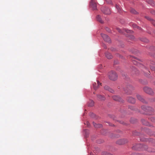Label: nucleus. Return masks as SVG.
I'll list each match as a JSON object with an SVG mask.
<instances>
[{"mask_svg": "<svg viewBox=\"0 0 155 155\" xmlns=\"http://www.w3.org/2000/svg\"><path fill=\"white\" fill-rule=\"evenodd\" d=\"M108 75L109 78L111 80L115 81L117 79V76L114 71H110L108 73Z\"/></svg>", "mask_w": 155, "mask_h": 155, "instance_id": "nucleus-1", "label": "nucleus"}, {"mask_svg": "<svg viewBox=\"0 0 155 155\" xmlns=\"http://www.w3.org/2000/svg\"><path fill=\"white\" fill-rule=\"evenodd\" d=\"M102 12L106 15H109L110 13V10L109 8L105 7H102L101 8Z\"/></svg>", "mask_w": 155, "mask_h": 155, "instance_id": "nucleus-2", "label": "nucleus"}, {"mask_svg": "<svg viewBox=\"0 0 155 155\" xmlns=\"http://www.w3.org/2000/svg\"><path fill=\"white\" fill-rule=\"evenodd\" d=\"M117 29L119 32L120 33H123L124 34H125L124 33L125 32L129 33H131L133 32L131 30H127L126 29H123V30H121L120 29L118 28H117Z\"/></svg>", "mask_w": 155, "mask_h": 155, "instance_id": "nucleus-3", "label": "nucleus"}, {"mask_svg": "<svg viewBox=\"0 0 155 155\" xmlns=\"http://www.w3.org/2000/svg\"><path fill=\"white\" fill-rule=\"evenodd\" d=\"M101 83H100L99 81H97L96 82H95L93 84L94 89L97 90L99 87L100 85H101Z\"/></svg>", "mask_w": 155, "mask_h": 155, "instance_id": "nucleus-4", "label": "nucleus"}, {"mask_svg": "<svg viewBox=\"0 0 155 155\" xmlns=\"http://www.w3.org/2000/svg\"><path fill=\"white\" fill-rule=\"evenodd\" d=\"M144 91L147 93L152 94H153V92L152 89L147 87H145L143 88Z\"/></svg>", "mask_w": 155, "mask_h": 155, "instance_id": "nucleus-5", "label": "nucleus"}, {"mask_svg": "<svg viewBox=\"0 0 155 155\" xmlns=\"http://www.w3.org/2000/svg\"><path fill=\"white\" fill-rule=\"evenodd\" d=\"M101 36L105 41L108 42H110V39L107 35L104 34H101Z\"/></svg>", "mask_w": 155, "mask_h": 155, "instance_id": "nucleus-6", "label": "nucleus"}, {"mask_svg": "<svg viewBox=\"0 0 155 155\" xmlns=\"http://www.w3.org/2000/svg\"><path fill=\"white\" fill-rule=\"evenodd\" d=\"M90 5L91 7L92 8L93 10L96 9L97 5L94 1V0H91Z\"/></svg>", "mask_w": 155, "mask_h": 155, "instance_id": "nucleus-7", "label": "nucleus"}, {"mask_svg": "<svg viewBox=\"0 0 155 155\" xmlns=\"http://www.w3.org/2000/svg\"><path fill=\"white\" fill-rule=\"evenodd\" d=\"M143 147L145 149L147 150V147L146 145H141L140 144H137L136 145L135 147L134 146H133V148L135 150L138 149L139 147Z\"/></svg>", "mask_w": 155, "mask_h": 155, "instance_id": "nucleus-8", "label": "nucleus"}, {"mask_svg": "<svg viewBox=\"0 0 155 155\" xmlns=\"http://www.w3.org/2000/svg\"><path fill=\"white\" fill-rule=\"evenodd\" d=\"M127 141L126 140L124 139H120L118 141H117L116 142L117 144H118L119 145H122L124 144L127 143Z\"/></svg>", "mask_w": 155, "mask_h": 155, "instance_id": "nucleus-9", "label": "nucleus"}, {"mask_svg": "<svg viewBox=\"0 0 155 155\" xmlns=\"http://www.w3.org/2000/svg\"><path fill=\"white\" fill-rule=\"evenodd\" d=\"M113 99L115 101H119L120 102H122L123 100L121 98L117 96H114L112 97Z\"/></svg>", "mask_w": 155, "mask_h": 155, "instance_id": "nucleus-10", "label": "nucleus"}, {"mask_svg": "<svg viewBox=\"0 0 155 155\" xmlns=\"http://www.w3.org/2000/svg\"><path fill=\"white\" fill-rule=\"evenodd\" d=\"M127 100L128 102L131 103H134L135 102V99L131 97H128Z\"/></svg>", "mask_w": 155, "mask_h": 155, "instance_id": "nucleus-11", "label": "nucleus"}, {"mask_svg": "<svg viewBox=\"0 0 155 155\" xmlns=\"http://www.w3.org/2000/svg\"><path fill=\"white\" fill-rule=\"evenodd\" d=\"M97 96L98 100L99 101H104L105 99V97L104 96L101 95H97Z\"/></svg>", "mask_w": 155, "mask_h": 155, "instance_id": "nucleus-12", "label": "nucleus"}, {"mask_svg": "<svg viewBox=\"0 0 155 155\" xmlns=\"http://www.w3.org/2000/svg\"><path fill=\"white\" fill-rule=\"evenodd\" d=\"M130 58H131V59L132 60L133 63L135 65H137L138 64V62L137 61V60L140 61V60H138V59H136L135 58H134L132 56H131Z\"/></svg>", "mask_w": 155, "mask_h": 155, "instance_id": "nucleus-13", "label": "nucleus"}, {"mask_svg": "<svg viewBox=\"0 0 155 155\" xmlns=\"http://www.w3.org/2000/svg\"><path fill=\"white\" fill-rule=\"evenodd\" d=\"M104 88L105 90L108 91L111 93H113L114 92V91L111 88H110V87L108 86H105L104 87Z\"/></svg>", "mask_w": 155, "mask_h": 155, "instance_id": "nucleus-14", "label": "nucleus"}, {"mask_svg": "<svg viewBox=\"0 0 155 155\" xmlns=\"http://www.w3.org/2000/svg\"><path fill=\"white\" fill-rule=\"evenodd\" d=\"M137 98L140 101H142L143 103L145 102V101L143 99V98L140 95H137Z\"/></svg>", "mask_w": 155, "mask_h": 155, "instance_id": "nucleus-15", "label": "nucleus"}, {"mask_svg": "<svg viewBox=\"0 0 155 155\" xmlns=\"http://www.w3.org/2000/svg\"><path fill=\"white\" fill-rule=\"evenodd\" d=\"M106 57L108 59H110L112 58L113 57L112 55L109 53L106 52L105 53Z\"/></svg>", "mask_w": 155, "mask_h": 155, "instance_id": "nucleus-16", "label": "nucleus"}, {"mask_svg": "<svg viewBox=\"0 0 155 155\" xmlns=\"http://www.w3.org/2000/svg\"><path fill=\"white\" fill-rule=\"evenodd\" d=\"M96 19L97 21H99L101 23H103V21L101 19L100 15H97L96 17Z\"/></svg>", "mask_w": 155, "mask_h": 155, "instance_id": "nucleus-17", "label": "nucleus"}, {"mask_svg": "<svg viewBox=\"0 0 155 155\" xmlns=\"http://www.w3.org/2000/svg\"><path fill=\"white\" fill-rule=\"evenodd\" d=\"M93 124L96 128H101L102 127V125L101 124H97L94 122H93Z\"/></svg>", "mask_w": 155, "mask_h": 155, "instance_id": "nucleus-18", "label": "nucleus"}, {"mask_svg": "<svg viewBox=\"0 0 155 155\" xmlns=\"http://www.w3.org/2000/svg\"><path fill=\"white\" fill-rule=\"evenodd\" d=\"M145 18H147V19L148 20H150V21H151L152 22V23L153 24V25L155 26V25L154 24V21L153 20V19L151 18H150L149 17H148V16H145Z\"/></svg>", "mask_w": 155, "mask_h": 155, "instance_id": "nucleus-19", "label": "nucleus"}, {"mask_svg": "<svg viewBox=\"0 0 155 155\" xmlns=\"http://www.w3.org/2000/svg\"><path fill=\"white\" fill-rule=\"evenodd\" d=\"M141 108L143 110H144V111H146L147 110H149L150 109H149V108H150L149 107H148L147 108V107H146L145 106H141Z\"/></svg>", "mask_w": 155, "mask_h": 155, "instance_id": "nucleus-20", "label": "nucleus"}, {"mask_svg": "<svg viewBox=\"0 0 155 155\" xmlns=\"http://www.w3.org/2000/svg\"><path fill=\"white\" fill-rule=\"evenodd\" d=\"M116 7L117 9L118 12L120 13L122 12L121 10L119 5H116Z\"/></svg>", "mask_w": 155, "mask_h": 155, "instance_id": "nucleus-21", "label": "nucleus"}, {"mask_svg": "<svg viewBox=\"0 0 155 155\" xmlns=\"http://www.w3.org/2000/svg\"><path fill=\"white\" fill-rule=\"evenodd\" d=\"M141 41H142L147 43L148 42V40L146 38H143L141 39Z\"/></svg>", "mask_w": 155, "mask_h": 155, "instance_id": "nucleus-22", "label": "nucleus"}, {"mask_svg": "<svg viewBox=\"0 0 155 155\" xmlns=\"http://www.w3.org/2000/svg\"><path fill=\"white\" fill-rule=\"evenodd\" d=\"M130 12L131 13L134 14H137V12L134 9H132L130 10Z\"/></svg>", "mask_w": 155, "mask_h": 155, "instance_id": "nucleus-23", "label": "nucleus"}, {"mask_svg": "<svg viewBox=\"0 0 155 155\" xmlns=\"http://www.w3.org/2000/svg\"><path fill=\"white\" fill-rule=\"evenodd\" d=\"M133 27L134 28H137L139 29H140L141 28L137 26L136 24H133Z\"/></svg>", "mask_w": 155, "mask_h": 155, "instance_id": "nucleus-24", "label": "nucleus"}, {"mask_svg": "<svg viewBox=\"0 0 155 155\" xmlns=\"http://www.w3.org/2000/svg\"><path fill=\"white\" fill-rule=\"evenodd\" d=\"M128 38H129L131 40H133L134 38V36L132 35H130L128 36Z\"/></svg>", "mask_w": 155, "mask_h": 155, "instance_id": "nucleus-25", "label": "nucleus"}, {"mask_svg": "<svg viewBox=\"0 0 155 155\" xmlns=\"http://www.w3.org/2000/svg\"><path fill=\"white\" fill-rule=\"evenodd\" d=\"M127 90L128 89L129 90L131 91V90H132L133 89V87L131 86H129V87H127Z\"/></svg>", "mask_w": 155, "mask_h": 155, "instance_id": "nucleus-26", "label": "nucleus"}, {"mask_svg": "<svg viewBox=\"0 0 155 155\" xmlns=\"http://www.w3.org/2000/svg\"><path fill=\"white\" fill-rule=\"evenodd\" d=\"M151 69L154 71H155V67H150Z\"/></svg>", "mask_w": 155, "mask_h": 155, "instance_id": "nucleus-27", "label": "nucleus"}, {"mask_svg": "<svg viewBox=\"0 0 155 155\" xmlns=\"http://www.w3.org/2000/svg\"><path fill=\"white\" fill-rule=\"evenodd\" d=\"M105 1L108 3H110L111 2L110 0H105Z\"/></svg>", "mask_w": 155, "mask_h": 155, "instance_id": "nucleus-28", "label": "nucleus"}, {"mask_svg": "<svg viewBox=\"0 0 155 155\" xmlns=\"http://www.w3.org/2000/svg\"><path fill=\"white\" fill-rule=\"evenodd\" d=\"M149 152H154V150H150L149 149H148L147 150Z\"/></svg>", "mask_w": 155, "mask_h": 155, "instance_id": "nucleus-29", "label": "nucleus"}, {"mask_svg": "<svg viewBox=\"0 0 155 155\" xmlns=\"http://www.w3.org/2000/svg\"><path fill=\"white\" fill-rule=\"evenodd\" d=\"M106 30L108 32H110V31H109V29L107 28H106Z\"/></svg>", "mask_w": 155, "mask_h": 155, "instance_id": "nucleus-30", "label": "nucleus"}, {"mask_svg": "<svg viewBox=\"0 0 155 155\" xmlns=\"http://www.w3.org/2000/svg\"><path fill=\"white\" fill-rule=\"evenodd\" d=\"M109 154H110L108 153H106V154L104 155V154H103V155H109Z\"/></svg>", "mask_w": 155, "mask_h": 155, "instance_id": "nucleus-31", "label": "nucleus"}, {"mask_svg": "<svg viewBox=\"0 0 155 155\" xmlns=\"http://www.w3.org/2000/svg\"><path fill=\"white\" fill-rule=\"evenodd\" d=\"M130 109H132V110H134V108L133 107H131V108H130Z\"/></svg>", "mask_w": 155, "mask_h": 155, "instance_id": "nucleus-32", "label": "nucleus"}, {"mask_svg": "<svg viewBox=\"0 0 155 155\" xmlns=\"http://www.w3.org/2000/svg\"><path fill=\"white\" fill-rule=\"evenodd\" d=\"M151 2H153V1H150V2H149V3H150V4H151Z\"/></svg>", "mask_w": 155, "mask_h": 155, "instance_id": "nucleus-33", "label": "nucleus"}, {"mask_svg": "<svg viewBox=\"0 0 155 155\" xmlns=\"http://www.w3.org/2000/svg\"><path fill=\"white\" fill-rule=\"evenodd\" d=\"M87 125L88 126V125H89V123H88V122H87Z\"/></svg>", "mask_w": 155, "mask_h": 155, "instance_id": "nucleus-34", "label": "nucleus"}, {"mask_svg": "<svg viewBox=\"0 0 155 155\" xmlns=\"http://www.w3.org/2000/svg\"><path fill=\"white\" fill-rule=\"evenodd\" d=\"M124 91H125V92H126V93H127V90H124Z\"/></svg>", "mask_w": 155, "mask_h": 155, "instance_id": "nucleus-35", "label": "nucleus"}, {"mask_svg": "<svg viewBox=\"0 0 155 155\" xmlns=\"http://www.w3.org/2000/svg\"><path fill=\"white\" fill-rule=\"evenodd\" d=\"M152 121L154 122L155 121V120H151Z\"/></svg>", "mask_w": 155, "mask_h": 155, "instance_id": "nucleus-36", "label": "nucleus"}, {"mask_svg": "<svg viewBox=\"0 0 155 155\" xmlns=\"http://www.w3.org/2000/svg\"><path fill=\"white\" fill-rule=\"evenodd\" d=\"M143 124H145V125H147V124H145V123H143Z\"/></svg>", "mask_w": 155, "mask_h": 155, "instance_id": "nucleus-37", "label": "nucleus"}, {"mask_svg": "<svg viewBox=\"0 0 155 155\" xmlns=\"http://www.w3.org/2000/svg\"><path fill=\"white\" fill-rule=\"evenodd\" d=\"M92 105H91V106H93V102H92Z\"/></svg>", "mask_w": 155, "mask_h": 155, "instance_id": "nucleus-38", "label": "nucleus"}, {"mask_svg": "<svg viewBox=\"0 0 155 155\" xmlns=\"http://www.w3.org/2000/svg\"><path fill=\"white\" fill-rule=\"evenodd\" d=\"M94 94H95V92H94Z\"/></svg>", "mask_w": 155, "mask_h": 155, "instance_id": "nucleus-39", "label": "nucleus"}, {"mask_svg": "<svg viewBox=\"0 0 155 155\" xmlns=\"http://www.w3.org/2000/svg\"><path fill=\"white\" fill-rule=\"evenodd\" d=\"M150 73V71H149V73Z\"/></svg>", "mask_w": 155, "mask_h": 155, "instance_id": "nucleus-40", "label": "nucleus"}]
</instances>
